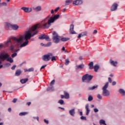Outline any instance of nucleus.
<instances>
[{
    "label": "nucleus",
    "instance_id": "1",
    "mask_svg": "<svg viewBox=\"0 0 125 125\" xmlns=\"http://www.w3.org/2000/svg\"><path fill=\"white\" fill-rule=\"evenodd\" d=\"M60 16V15H55L53 17H50L49 20L48 19L49 17H47L45 19L43 20L41 23L33 26L31 30L26 31L24 37L21 36L23 37V39H24L26 41L21 44L20 48H21L28 45L29 43L28 40L31 39L32 37H33L38 33V31H36L33 34V32L35 31L38 28L39 29L42 27L44 28H49L51 26V23H54L57 20L59 19Z\"/></svg>",
    "mask_w": 125,
    "mask_h": 125
},
{
    "label": "nucleus",
    "instance_id": "2",
    "mask_svg": "<svg viewBox=\"0 0 125 125\" xmlns=\"http://www.w3.org/2000/svg\"><path fill=\"white\" fill-rule=\"evenodd\" d=\"M23 37H21L20 38L15 37H12V40L13 42L12 45L10 46V50H13L15 46L20 47V46L22 43V41L23 40Z\"/></svg>",
    "mask_w": 125,
    "mask_h": 125
},
{
    "label": "nucleus",
    "instance_id": "3",
    "mask_svg": "<svg viewBox=\"0 0 125 125\" xmlns=\"http://www.w3.org/2000/svg\"><path fill=\"white\" fill-rule=\"evenodd\" d=\"M6 59L7 62H9L10 63L14 62V60L8 54H1L0 55V60L5 61Z\"/></svg>",
    "mask_w": 125,
    "mask_h": 125
},
{
    "label": "nucleus",
    "instance_id": "4",
    "mask_svg": "<svg viewBox=\"0 0 125 125\" xmlns=\"http://www.w3.org/2000/svg\"><path fill=\"white\" fill-rule=\"evenodd\" d=\"M109 86V83L107 82L105 84L104 86L102 89L103 90V95L104 96L108 97L110 95V92L108 90H107V88H108V86Z\"/></svg>",
    "mask_w": 125,
    "mask_h": 125
},
{
    "label": "nucleus",
    "instance_id": "5",
    "mask_svg": "<svg viewBox=\"0 0 125 125\" xmlns=\"http://www.w3.org/2000/svg\"><path fill=\"white\" fill-rule=\"evenodd\" d=\"M61 37L59 36L58 33L54 31L53 33V42L55 43H58L60 42Z\"/></svg>",
    "mask_w": 125,
    "mask_h": 125
},
{
    "label": "nucleus",
    "instance_id": "6",
    "mask_svg": "<svg viewBox=\"0 0 125 125\" xmlns=\"http://www.w3.org/2000/svg\"><path fill=\"white\" fill-rule=\"evenodd\" d=\"M5 27L11 28L14 30H17L19 28V26L16 24H11L9 23L6 22L4 24Z\"/></svg>",
    "mask_w": 125,
    "mask_h": 125
},
{
    "label": "nucleus",
    "instance_id": "7",
    "mask_svg": "<svg viewBox=\"0 0 125 125\" xmlns=\"http://www.w3.org/2000/svg\"><path fill=\"white\" fill-rule=\"evenodd\" d=\"M93 78V76L92 75H89L87 74H85L82 77L83 82H84L86 80L87 83H89L92 80Z\"/></svg>",
    "mask_w": 125,
    "mask_h": 125
},
{
    "label": "nucleus",
    "instance_id": "8",
    "mask_svg": "<svg viewBox=\"0 0 125 125\" xmlns=\"http://www.w3.org/2000/svg\"><path fill=\"white\" fill-rule=\"evenodd\" d=\"M53 57V54L51 53H48L47 55H44L42 56V59L45 62H48L50 60L51 58Z\"/></svg>",
    "mask_w": 125,
    "mask_h": 125
},
{
    "label": "nucleus",
    "instance_id": "9",
    "mask_svg": "<svg viewBox=\"0 0 125 125\" xmlns=\"http://www.w3.org/2000/svg\"><path fill=\"white\" fill-rule=\"evenodd\" d=\"M39 39L40 40H45L47 41H51V39H50L49 37L45 35L40 36L39 37Z\"/></svg>",
    "mask_w": 125,
    "mask_h": 125
},
{
    "label": "nucleus",
    "instance_id": "10",
    "mask_svg": "<svg viewBox=\"0 0 125 125\" xmlns=\"http://www.w3.org/2000/svg\"><path fill=\"white\" fill-rule=\"evenodd\" d=\"M55 83V80H52L50 83V85L51 86V87H48V88H47V91H49L50 90H54V88L53 86H52Z\"/></svg>",
    "mask_w": 125,
    "mask_h": 125
},
{
    "label": "nucleus",
    "instance_id": "11",
    "mask_svg": "<svg viewBox=\"0 0 125 125\" xmlns=\"http://www.w3.org/2000/svg\"><path fill=\"white\" fill-rule=\"evenodd\" d=\"M69 32L71 34H76V32L74 31V24H71L70 26Z\"/></svg>",
    "mask_w": 125,
    "mask_h": 125
},
{
    "label": "nucleus",
    "instance_id": "12",
    "mask_svg": "<svg viewBox=\"0 0 125 125\" xmlns=\"http://www.w3.org/2000/svg\"><path fill=\"white\" fill-rule=\"evenodd\" d=\"M21 9L23 10L25 13H30L32 11V8H28V7H21Z\"/></svg>",
    "mask_w": 125,
    "mask_h": 125
},
{
    "label": "nucleus",
    "instance_id": "13",
    "mask_svg": "<svg viewBox=\"0 0 125 125\" xmlns=\"http://www.w3.org/2000/svg\"><path fill=\"white\" fill-rule=\"evenodd\" d=\"M83 3V1L82 0H76L73 2V5H79Z\"/></svg>",
    "mask_w": 125,
    "mask_h": 125
},
{
    "label": "nucleus",
    "instance_id": "14",
    "mask_svg": "<svg viewBox=\"0 0 125 125\" xmlns=\"http://www.w3.org/2000/svg\"><path fill=\"white\" fill-rule=\"evenodd\" d=\"M118 6L119 5H118V4L114 3L111 7V11H114L117 10Z\"/></svg>",
    "mask_w": 125,
    "mask_h": 125
},
{
    "label": "nucleus",
    "instance_id": "15",
    "mask_svg": "<svg viewBox=\"0 0 125 125\" xmlns=\"http://www.w3.org/2000/svg\"><path fill=\"white\" fill-rule=\"evenodd\" d=\"M109 63L114 67L117 66V65L118 64V62H115L112 60H109Z\"/></svg>",
    "mask_w": 125,
    "mask_h": 125
},
{
    "label": "nucleus",
    "instance_id": "16",
    "mask_svg": "<svg viewBox=\"0 0 125 125\" xmlns=\"http://www.w3.org/2000/svg\"><path fill=\"white\" fill-rule=\"evenodd\" d=\"M87 35V32H83L80 34H79V36H78V38L80 39L81 38Z\"/></svg>",
    "mask_w": 125,
    "mask_h": 125
},
{
    "label": "nucleus",
    "instance_id": "17",
    "mask_svg": "<svg viewBox=\"0 0 125 125\" xmlns=\"http://www.w3.org/2000/svg\"><path fill=\"white\" fill-rule=\"evenodd\" d=\"M85 65L83 64H81L80 65H77L76 66V70H79V69H83L84 68Z\"/></svg>",
    "mask_w": 125,
    "mask_h": 125
},
{
    "label": "nucleus",
    "instance_id": "18",
    "mask_svg": "<svg viewBox=\"0 0 125 125\" xmlns=\"http://www.w3.org/2000/svg\"><path fill=\"white\" fill-rule=\"evenodd\" d=\"M69 113L70 115L73 117L75 116V109H72L70 110L69 111Z\"/></svg>",
    "mask_w": 125,
    "mask_h": 125
},
{
    "label": "nucleus",
    "instance_id": "19",
    "mask_svg": "<svg viewBox=\"0 0 125 125\" xmlns=\"http://www.w3.org/2000/svg\"><path fill=\"white\" fill-rule=\"evenodd\" d=\"M1 0H0V8L2 7H6L8 6V3L5 2H1Z\"/></svg>",
    "mask_w": 125,
    "mask_h": 125
},
{
    "label": "nucleus",
    "instance_id": "20",
    "mask_svg": "<svg viewBox=\"0 0 125 125\" xmlns=\"http://www.w3.org/2000/svg\"><path fill=\"white\" fill-rule=\"evenodd\" d=\"M85 109L86 110V115H88L90 112V110L89 109V105L88 104L85 105Z\"/></svg>",
    "mask_w": 125,
    "mask_h": 125
},
{
    "label": "nucleus",
    "instance_id": "21",
    "mask_svg": "<svg viewBox=\"0 0 125 125\" xmlns=\"http://www.w3.org/2000/svg\"><path fill=\"white\" fill-rule=\"evenodd\" d=\"M85 109L86 110V115H88L90 112V110L89 109V105L88 104L85 105Z\"/></svg>",
    "mask_w": 125,
    "mask_h": 125
},
{
    "label": "nucleus",
    "instance_id": "22",
    "mask_svg": "<svg viewBox=\"0 0 125 125\" xmlns=\"http://www.w3.org/2000/svg\"><path fill=\"white\" fill-rule=\"evenodd\" d=\"M88 66H89V69H93L94 68V62H90L89 64H88Z\"/></svg>",
    "mask_w": 125,
    "mask_h": 125
},
{
    "label": "nucleus",
    "instance_id": "23",
    "mask_svg": "<svg viewBox=\"0 0 125 125\" xmlns=\"http://www.w3.org/2000/svg\"><path fill=\"white\" fill-rule=\"evenodd\" d=\"M99 86L98 85H96L95 86H93V87H89L87 88V90H93L97 88H98Z\"/></svg>",
    "mask_w": 125,
    "mask_h": 125
},
{
    "label": "nucleus",
    "instance_id": "24",
    "mask_svg": "<svg viewBox=\"0 0 125 125\" xmlns=\"http://www.w3.org/2000/svg\"><path fill=\"white\" fill-rule=\"evenodd\" d=\"M21 73H22V72L21 70H17L16 71L15 76H19L21 74Z\"/></svg>",
    "mask_w": 125,
    "mask_h": 125
},
{
    "label": "nucleus",
    "instance_id": "25",
    "mask_svg": "<svg viewBox=\"0 0 125 125\" xmlns=\"http://www.w3.org/2000/svg\"><path fill=\"white\" fill-rule=\"evenodd\" d=\"M73 0H65V6L70 5V3L73 2Z\"/></svg>",
    "mask_w": 125,
    "mask_h": 125
},
{
    "label": "nucleus",
    "instance_id": "26",
    "mask_svg": "<svg viewBox=\"0 0 125 125\" xmlns=\"http://www.w3.org/2000/svg\"><path fill=\"white\" fill-rule=\"evenodd\" d=\"M94 71L97 72H98L99 69L100 68V66L98 65V64L95 65L94 67Z\"/></svg>",
    "mask_w": 125,
    "mask_h": 125
},
{
    "label": "nucleus",
    "instance_id": "27",
    "mask_svg": "<svg viewBox=\"0 0 125 125\" xmlns=\"http://www.w3.org/2000/svg\"><path fill=\"white\" fill-rule=\"evenodd\" d=\"M28 81V78L23 79L21 80L20 82L21 83L24 84V83H26Z\"/></svg>",
    "mask_w": 125,
    "mask_h": 125
},
{
    "label": "nucleus",
    "instance_id": "28",
    "mask_svg": "<svg viewBox=\"0 0 125 125\" xmlns=\"http://www.w3.org/2000/svg\"><path fill=\"white\" fill-rule=\"evenodd\" d=\"M64 98L65 99H69L70 96L69 94L66 91H64Z\"/></svg>",
    "mask_w": 125,
    "mask_h": 125
},
{
    "label": "nucleus",
    "instance_id": "29",
    "mask_svg": "<svg viewBox=\"0 0 125 125\" xmlns=\"http://www.w3.org/2000/svg\"><path fill=\"white\" fill-rule=\"evenodd\" d=\"M119 93L121 94L123 96H125V91L123 89H119Z\"/></svg>",
    "mask_w": 125,
    "mask_h": 125
},
{
    "label": "nucleus",
    "instance_id": "30",
    "mask_svg": "<svg viewBox=\"0 0 125 125\" xmlns=\"http://www.w3.org/2000/svg\"><path fill=\"white\" fill-rule=\"evenodd\" d=\"M34 9L37 11H40L42 10V7L41 6H37L36 8H34Z\"/></svg>",
    "mask_w": 125,
    "mask_h": 125
},
{
    "label": "nucleus",
    "instance_id": "31",
    "mask_svg": "<svg viewBox=\"0 0 125 125\" xmlns=\"http://www.w3.org/2000/svg\"><path fill=\"white\" fill-rule=\"evenodd\" d=\"M69 40V38H62L61 39V40L62 41V42H66L67 41H68Z\"/></svg>",
    "mask_w": 125,
    "mask_h": 125
},
{
    "label": "nucleus",
    "instance_id": "32",
    "mask_svg": "<svg viewBox=\"0 0 125 125\" xmlns=\"http://www.w3.org/2000/svg\"><path fill=\"white\" fill-rule=\"evenodd\" d=\"M100 124H103V125H107L106 124V123H105V121H104V120H101L100 121Z\"/></svg>",
    "mask_w": 125,
    "mask_h": 125
},
{
    "label": "nucleus",
    "instance_id": "33",
    "mask_svg": "<svg viewBox=\"0 0 125 125\" xmlns=\"http://www.w3.org/2000/svg\"><path fill=\"white\" fill-rule=\"evenodd\" d=\"M65 64L66 65H68L69 64V63H70V61H69V60L68 59H66L65 60Z\"/></svg>",
    "mask_w": 125,
    "mask_h": 125
},
{
    "label": "nucleus",
    "instance_id": "34",
    "mask_svg": "<svg viewBox=\"0 0 125 125\" xmlns=\"http://www.w3.org/2000/svg\"><path fill=\"white\" fill-rule=\"evenodd\" d=\"M11 42V40H9L5 42V44L6 46H8L9 44Z\"/></svg>",
    "mask_w": 125,
    "mask_h": 125
},
{
    "label": "nucleus",
    "instance_id": "35",
    "mask_svg": "<svg viewBox=\"0 0 125 125\" xmlns=\"http://www.w3.org/2000/svg\"><path fill=\"white\" fill-rule=\"evenodd\" d=\"M64 101L62 100H60L59 101H58V103H59L60 104H64Z\"/></svg>",
    "mask_w": 125,
    "mask_h": 125
},
{
    "label": "nucleus",
    "instance_id": "36",
    "mask_svg": "<svg viewBox=\"0 0 125 125\" xmlns=\"http://www.w3.org/2000/svg\"><path fill=\"white\" fill-rule=\"evenodd\" d=\"M93 100V97H92L91 96H89L88 98V101L89 102L92 101Z\"/></svg>",
    "mask_w": 125,
    "mask_h": 125
},
{
    "label": "nucleus",
    "instance_id": "37",
    "mask_svg": "<svg viewBox=\"0 0 125 125\" xmlns=\"http://www.w3.org/2000/svg\"><path fill=\"white\" fill-rule=\"evenodd\" d=\"M51 45H52V42H48L47 44H44V46H46V47H49Z\"/></svg>",
    "mask_w": 125,
    "mask_h": 125
},
{
    "label": "nucleus",
    "instance_id": "38",
    "mask_svg": "<svg viewBox=\"0 0 125 125\" xmlns=\"http://www.w3.org/2000/svg\"><path fill=\"white\" fill-rule=\"evenodd\" d=\"M27 114H28L27 112H21L19 114V115L21 116L25 115Z\"/></svg>",
    "mask_w": 125,
    "mask_h": 125
},
{
    "label": "nucleus",
    "instance_id": "39",
    "mask_svg": "<svg viewBox=\"0 0 125 125\" xmlns=\"http://www.w3.org/2000/svg\"><path fill=\"white\" fill-rule=\"evenodd\" d=\"M28 72H33L34 71V68H29L28 69Z\"/></svg>",
    "mask_w": 125,
    "mask_h": 125
},
{
    "label": "nucleus",
    "instance_id": "40",
    "mask_svg": "<svg viewBox=\"0 0 125 125\" xmlns=\"http://www.w3.org/2000/svg\"><path fill=\"white\" fill-rule=\"evenodd\" d=\"M17 56V53H13V54H12L11 57H12V58H15V57L16 56Z\"/></svg>",
    "mask_w": 125,
    "mask_h": 125
},
{
    "label": "nucleus",
    "instance_id": "41",
    "mask_svg": "<svg viewBox=\"0 0 125 125\" xmlns=\"http://www.w3.org/2000/svg\"><path fill=\"white\" fill-rule=\"evenodd\" d=\"M97 98L99 99H102L103 97L100 94H98Z\"/></svg>",
    "mask_w": 125,
    "mask_h": 125
},
{
    "label": "nucleus",
    "instance_id": "42",
    "mask_svg": "<svg viewBox=\"0 0 125 125\" xmlns=\"http://www.w3.org/2000/svg\"><path fill=\"white\" fill-rule=\"evenodd\" d=\"M51 61H55L56 60V58L55 56H52L51 58Z\"/></svg>",
    "mask_w": 125,
    "mask_h": 125
},
{
    "label": "nucleus",
    "instance_id": "43",
    "mask_svg": "<svg viewBox=\"0 0 125 125\" xmlns=\"http://www.w3.org/2000/svg\"><path fill=\"white\" fill-rule=\"evenodd\" d=\"M81 119L86 120V117H84V116H82V117H81Z\"/></svg>",
    "mask_w": 125,
    "mask_h": 125
},
{
    "label": "nucleus",
    "instance_id": "44",
    "mask_svg": "<svg viewBox=\"0 0 125 125\" xmlns=\"http://www.w3.org/2000/svg\"><path fill=\"white\" fill-rule=\"evenodd\" d=\"M16 67H17V65H13V66L11 67V69H12V70H15Z\"/></svg>",
    "mask_w": 125,
    "mask_h": 125
},
{
    "label": "nucleus",
    "instance_id": "45",
    "mask_svg": "<svg viewBox=\"0 0 125 125\" xmlns=\"http://www.w3.org/2000/svg\"><path fill=\"white\" fill-rule=\"evenodd\" d=\"M94 111L95 113L98 112H99V109H97V108H95V109H94Z\"/></svg>",
    "mask_w": 125,
    "mask_h": 125
},
{
    "label": "nucleus",
    "instance_id": "46",
    "mask_svg": "<svg viewBox=\"0 0 125 125\" xmlns=\"http://www.w3.org/2000/svg\"><path fill=\"white\" fill-rule=\"evenodd\" d=\"M17 99H14L12 101V102L14 103H16L17 101Z\"/></svg>",
    "mask_w": 125,
    "mask_h": 125
},
{
    "label": "nucleus",
    "instance_id": "47",
    "mask_svg": "<svg viewBox=\"0 0 125 125\" xmlns=\"http://www.w3.org/2000/svg\"><path fill=\"white\" fill-rule=\"evenodd\" d=\"M46 66H47V65H42V66L41 67V69H40L42 70V69L44 68Z\"/></svg>",
    "mask_w": 125,
    "mask_h": 125
},
{
    "label": "nucleus",
    "instance_id": "48",
    "mask_svg": "<svg viewBox=\"0 0 125 125\" xmlns=\"http://www.w3.org/2000/svg\"><path fill=\"white\" fill-rule=\"evenodd\" d=\"M44 123H46V124H49V121H47V120H45V119L44 120Z\"/></svg>",
    "mask_w": 125,
    "mask_h": 125
},
{
    "label": "nucleus",
    "instance_id": "49",
    "mask_svg": "<svg viewBox=\"0 0 125 125\" xmlns=\"http://www.w3.org/2000/svg\"><path fill=\"white\" fill-rule=\"evenodd\" d=\"M4 47V45L2 44H0V49L2 48L3 47Z\"/></svg>",
    "mask_w": 125,
    "mask_h": 125
},
{
    "label": "nucleus",
    "instance_id": "50",
    "mask_svg": "<svg viewBox=\"0 0 125 125\" xmlns=\"http://www.w3.org/2000/svg\"><path fill=\"white\" fill-rule=\"evenodd\" d=\"M11 63H6L5 64V65L7 66V67L11 66Z\"/></svg>",
    "mask_w": 125,
    "mask_h": 125
},
{
    "label": "nucleus",
    "instance_id": "51",
    "mask_svg": "<svg viewBox=\"0 0 125 125\" xmlns=\"http://www.w3.org/2000/svg\"><path fill=\"white\" fill-rule=\"evenodd\" d=\"M59 9H60V7H57V8H56V9H55L54 11H55V12H57V11H58V10H59Z\"/></svg>",
    "mask_w": 125,
    "mask_h": 125
},
{
    "label": "nucleus",
    "instance_id": "52",
    "mask_svg": "<svg viewBox=\"0 0 125 125\" xmlns=\"http://www.w3.org/2000/svg\"><path fill=\"white\" fill-rule=\"evenodd\" d=\"M108 81L110 83H112V79H111V78H108Z\"/></svg>",
    "mask_w": 125,
    "mask_h": 125
},
{
    "label": "nucleus",
    "instance_id": "53",
    "mask_svg": "<svg viewBox=\"0 0 125 125\" xmlns=\"http://www.w3.org/2000/svg\"><path fill=\"white\" fill-rule=\"evenodd\" d=\"M112 85H115L116 84H117V83L116 82H112Z\"/></svg>",
    "mask_w": 125,
    "mask_h": 125
},
{
    "label": "nucleus",
    "instance_id": "54",
    "mask_svg": "<svg viewBox=\"0 0 125 125\" xmlns=\"http://www.w3.org/2000/svg\"><path fill=\"white\" fill-rule=\"evenodd\" d=\"M98 33V31L96 30H95L93 33V34H97Z\"/></svg>",
    "mask_w": 125,
    "mask_h": 125
},
{
    "label": "nucleus",
    "instance_id": "55",
    "mask_svg": "<svg viewBox=\"0 0 125 125\" xmlns=\"http://www.w3.org/2000/svg\"><path fill=\"white\" fill-rule=\"evenodd\" d=\"M8 111H9V112H11V111H12V109H11V108H9L8 109Z\"/></svg>",
    "mask_w": 125,
    "mask_h": 125
},
{
    "label": "nucleus",
    "instance_id": "56",
    "mask_svg": "<svg viewBox=\"0 0 125 125\" xmlns=\"http://www.w3.org/2000/svg\"><path fill=\"white\" fill-rule=\"evenodd\" d=\"M62 51H65V47H63L62 48Z\"/></svg>",
    "mask_w": 125,
    "mask_h": 125
},
{
    "label": "nucleus",
    "instance_id": "57",
    "mask_svg": "<svg viewBox=\"0 0 125 125\" xmlns=\"http://www.w3.org/2000/svg\"><path fill=\"white\" fill-rule=\"evenodd\" d=\"M31 104V102L27 103V104L28 106H29Z\"/></svg>",
    "mask_w": 125,
    "mask_h": 125
},
{
    "label": "nucleus",
    "instance_id": "58",
    "mask_svg": "<svg viewBox=\"0 0 125 125\" xmlns=\"http://www.w3.org/2000/svg\"><path fill=\"white\" fill-rule=\"evenodd\" d=\"M61 99H63L64 98H65V96L64 95H61Z\"/></svg>",
    "mask_w": 125,
    "mask_h": 125
},
{
    "label": "nucleus",
    "instance_id": "59",
    "mask_svg": "<svg viewBox=\"0 0 125 125\" xmlns=\"http://www.w3.org/2000/svg\"><path fill=\"white\" fill-rule=\"evenodd\" d=\"M59 108H61V109L64 110L65 108H63V107H59Z\"/></svg>",
    "mask_w": 125,
    "mask_h": 125
},
{
    "label": "nucleus",
    "instance_id": "60",
    "mask_svg": "<svg viewBox=\"0 0 125 125\" xmlns=\"http://www.w3.org/2000/svg\"><path fill=\"white\" fill-rule=\"evenodd\" d=\"M83 57L81 56V57H79V60H83Z\"/></svg>",
    "mask_w": 125,
    "mask_h": 125
},
{
    "label": "nucleus",
    "instance_id": "61",
    "mask_svg": "<svg viewBox=\"0 0 125 125\" xmlns=\"http://www.w3.org/2000/svg\"><path fill=\"white\" fill-rule=\"evenodd\" d=\"M20 51V49H18L15 50V52H17Z\"/></svg>",
    "mask_w": 125,
    "mask_h": 125
},
{
    "label": "nucleus",
    "instance_id": "62",
    "mask_svg": "<svg viewBox=\"0 0 125 125\" xmlns=\"http://www.w3.org/2000/svg\"><path fill=\"white\" fill-rule=\"evenodd\" d=\"M51 14H54V10H51Z\"/></svg>",
    "mask_w": 125,
    "mask_h": 125
},
{
    "label": "nucleus",
    "instance_id": "63",
    "mask_svg": "<svg viewBox=\"0 0 125 125\" xmlns=\"http://www.w3.org/2000/svg\"><path fill=\"white\" fill-rule=\"evenodd\" d=\"M80 114L81 116H82L83 115V112H80Z\"/></svg>",
    "mask_w": 125,
    "mask_h": 125
},
{
    "label": "nucleus",
    "instance_id": "64",
    "mask_svg": "<svg viewBox=\"0 0 125 125\" xmlns=\"http://www.w3.org/2000/svg\"><path fill=\"white\" fill-rule=\"evenodd\" d=\"M35 118L37 120V121H39V117H37Z\"/></svg>",
    "mask_w": 125,
    "mask_h": 125
}]
</instances>
